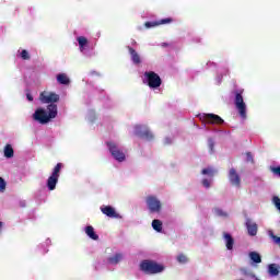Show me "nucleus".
Segmentation results:
<instances>
[{
    "label": "nucleus",
    "instance_id": "obj_1",
    "mask_svg": "<svg viewBox=\"0 0 280 280\" xmlns=\"http://www.w3.org/2000/svg\"><path fill=\"white\" fill-rule=\"evenodd\" d=\"M39 100L43 104H49L47 108L39 107L33 114V119L37 121V124H49L51 119H56L58 117V105L56 102H59L60 95L54 92H43L39 96Z\"/></svg>",
    "mask_w": 280,
    "mask_h": 280
},
{
    "label": "nucleus",
    "instance_id": "obj_2",
    "mask_svg": "<svg viewBox=\"0 0 280 280\" xmlns=\"http://www.w3.org/2000/svg\"><path fill=\"white\" fill-rule=\"evenodd\" d=\"M232 100L241 119H246L248 113V105L244 102V89L235 88L232 91Z\"/></svg>",
    "mask_w": 280,
    "mask_h": 280
},
{
    "label": "nucleus",
    "instance_id": "obj_3",
    "mask_svg": "<svg viewBox=\"0 0 280 280\" xmlns=\"http://www.w3.org/2000/svg\"><path fill=\"white\" fill-rule=\"evenodd\" d=\"M139 268L144 275H161L165 270V266L150 259L142 260Z\"/></svg>",
    "mask_w": 280,
    "mask_h": 280
},
{
    "label": "nucleus",
    "instance_id": "obj_4",
    "mask_svg": "<svg viewBox=\"0 0 280 280\" xmlns=\"http://www.w3.org/2000/svg\"><path fill=\"white\" fill-rule=\"evenodd\" d=\"M106 145L115 161L118 163H124V161H126V151L124 150V147L119 144V142L108 141Z\"/></svg>",
    "mask_w": 280,
    "mask_h": 280
},
{
    "label": "nucleus",
    "instance_id": "obj_5",
    "mask_svg": "<svg viewBox=\"0 0 280 280\" xmlns=\"http://www.w3.org/2000/svg\"><path fill=\"white\" fill-rule=\"evenodd\" d=\"M77 40V47H79L80 54L82 56H85V58H91L93 56V50H91V42H89V38L83 35H79L75 37Z\"/></svg>",
    "mask_w": 280,
    "mask_h": 280
},
{
    "label": "nucleus",
    "instance_id": "obj_6",
    "mask_svg": "<svg viewBox=\"0 0 280 280\" xmlns=\"http://www.w3.org/2000/svg\"><path fill=\"white\" fill-rule=\"evenodd\" d=\"M143 83L147 84L150 89H159L163 81L161 77L154 71H145L143 77Z\"/></svg>",
    "mask_w": 280,
    "mask_h": 280
},
{
    "label": "nucleus",
    "instance_id": "obj_7",
    "mask_svg": "<svg viewBox=\"0 0 280 280\" xmlns=\"http://www.w3.org/2000/svg\"><path fill=\"white\" fill-rule=\"evenodd\" d=\"M60 170H62V163H58L54 167L51 175L48 177L46 187L49 191H54L56 189V186L58 185V178H60Z\"/></svg>",
    "mask_w": 280,
    "mask_h": 280
},
{
    "label": "nucleus",
    "instance_id": "obj_8",
    "mask_svg": "<svg viewBox=\"0 0 280 280\" xmlns=\"http://www.w3.org/2000/svg\"><path fill=\"white\" fill-rule=\"evenodd\" d=\"M133 135L140 137V139H144V141H152L154 139V133L145 125H136L133 127Z\"/></svg>",
    "mask_w": 280,
    "mask_h": 280
},
{
    "label": "nucleus",
    "instance_id": "obj_9",
    "mask_svg": "<svg viewBox=\"0 0 280 280\" xmlns=\"http://www.w3.org/2000/svg\"><path fill=\"white\" fill-rule=\"evenodd\" d=\"M147 209H149V213H159L161 209H163V205L161 203V199L156 196H149L145 199Z\"/></svg>",
    "mask_w": 280,
    "mask_h": 280
},
{
    "label": "nucleus",
    "instance_id": "obj_10",
    "mask_svg": "<svg viewBox=\"0 0 280 280\" xmlns=\"http://www.w3.org/2000/svg\"><path fill=\"white\" fill-rule=\"evenodd\" d=\"M201 174L203 176H208V177H203L201 179V185L205 189H211L212 185H213V176L215 174V171L213 170V167H207L203 168L201 171Z\"/></svg>",
    "mask_w": 280,
    "mask_h": 280
},
{
    "label": "nucleus",
    "instance_id": "obj_11",
    "mask_svg": "<svg viewBox=\"0 0 280 280\" xmlns=\"http://www.w3.org/2000/svg\"><path fill=\"white\" fill-rule=\"evenodd\" d=\"M228 178L232 187H236V189L242 187V177H240V174L235 168H230Z\"/></svg>",
    "mask_w": 280,
    "mask_h": 280
},
{
    "label": "nucleus",
    "instance_id": "obj_12",
    "mask_svg": "<svg viewBox=\"0 0 280 280\" xmlns=\"http://www.w3.org/2000/svg\"><path fill=\"white\" fill-rule=\"evenodd\" d=\"M198 117L206 124H224V119L215 114H199Z\"/></svg>",
    "mask_w": 280,
    "mask_h": 280
},
{
    "label": "nucleus",
    "instance_id": "obj_13",
    "mask_svg": "<svg viewBox=\"0 0 280 280\" xmlns=\"http://www.w3.org/2000/svg\"><path fill=\"white\" fill-rule=\"evenodd\" d=\"M124 260V254L122 253H115L110 256H108L104 261L107 268H110L113 266H117V264H120Z\"/></svg>",
    "mask_w": 280,
    "mask_h": 280
},
{
    "label": "nucleus",
    "instance_id": "obj_14",
    "mask_svg": "<svg viewBox=\"0 0 280 280\" xmlns=\"http://www.w3.org/2000/svg\"><path fill=\"white\" fill-rule=\"evenodd\" d=\"M127 49L129 51L131 62L133 65H141V55H139V52L135 50V48H132L131 46H128Z\"/></svg>",
    "mask_w": 280,
    "mask_h": 280
},
{
    "label": "nucleus",
    "instance_id": "obj_15",
    "mask_svg": "<svg viewBox=\"0 0 280 280\" xmlns=\"http://www.w3.org/2000/svg\"><path fill=\"white\" fill-rule=\"evenodd\" d=\"M101 211L104 215H107V218H119V214L115 211L113 206H102Z\"/></svg>",
    "mask_w": 280,
    "mask_h": 280
},
{
    "label": "nucleus",
    "instance_id": "obj_16",
    "mask_svg": "<svg viewBox=\"0 0 280 280\" xmlns=\"http://www.w3.org/2000/svg\"><path fill=\"white\" fill-rule=\"evenodd\" d=\"M245 226L247 229L248 235L255 237L257 235V223L253 222L250 219H246Z\"/></svg>",
    "mask_w": 280,
    "mask_h": 280
},
{
    "label": "nucleus",
    "instance_id": "obj_17",
    "mask_svg": "<svg viewBox=\"0 0 280 280\" xmlns=\"http://www.w3.org/2000/svg\"><path fill=\"white\" fill-rule=\"evenodd\" d=\"M83 231L90 240H93L94 242H97V240H100V235L95 233V228H93V225H88L83 228Z\"/></svg>",
    "mask_w": 280,
    "mask_h": 280
},
{
    "label": "nucleus",
    "instance_id": "obj_18",
    "mask_svg": "<svg viewBox=\"0 0 280 280\" xmlns=\"http://www.w3.org/2000/svg\"><path fill=\"white\" fill-rule=\"evenodd\" d=\"M172 21L173 20L171 18H165L158 22H145L144 26L147 27V30H150V27H156L158 25H167L172 23Z\"/></svg>",
    "mask_w": 280,
    "mask_h": 280
},
{
    "label": "nucleus",
    "instance_id": "obj_19",
    "mask_svg": "<svg viewBox=\"0 0 280 280\" xmlns=\"http://www.w3.org/2000/svg\"><path fill=\"white\" fill-rule=\"evenodd\" d=\"M223 240L228 250H233V246H235V240L230 233H223Z\"/></svg>",
    "mask_w": 280,
    "mask_h": 280
},
{
    "label": "nucleus",
    "instance_id": "obj_20",
    "mask_svg": "<svg viewBox=\"0 0 280 280\" xmlns=\"http://www.w3.org/2000/svg\"><path fill=\"white\" fill-rule=\"evenodd\" d=\"M269 277H279L280 266L278 264H270L267 267Z\"/></svg>",
    "mask_w": 280,
    "mask_h": 280
},
{
    "label": "nucleus",
    "instance_id": "obj_21",
    "mask_svg": "<svg viewBox=\"0 0 280 280\" xmlns=\"http://www.w3.org/2000/svg\"><path fill=\"white\" fill-rule=\"evenodd\" d=\"M51 246V238H47L44 243L38 245V250L42 255L49 253V247Z\"/></svg>",
    "mask_w": 280,
    "mask_h": 280
},
{
    "label": "nucleus",
    "instance_id": "obj_22",
    "mask_svg": "<svg viewBox=\"0 0 280 280\" xmlns=\"http://www.w3.org/2000/svg\"><path fill=\"white\" fill-rule=\"evenodd\" d=\"M16 56L19 58H21V60H31L32 59V55H30V51L27 49H23V48H20L18 50Z\"/></svg>",
    "mask_w": 280,
    "mask_h": 280
},
{
    "label": "nucleus",
    "instance_id": "obj_23",
    "mask_svg": "<svg viewBox=\"0 0 280 280\" xmlns=\"http://www.w3.org/2000/svg\"><path fill=\"white\" fill-rule=\"evenodd\" d=\"M3 154L5 159H13L14 158V149L12 144H7L3 149Z\"/></svg>",
    "mask_w": 280,
    "mask_h": 280
},
{
    "label": "nucleus",
    "instance_id": "obj_24",
    "mask_svg": "<svg viewBox=\"0 0 280 280\" xmlns=\"http://www.w3.org/2000/svg\"><path fill=\"white\" fill-rule=\"evenodd\" d=\"M57 82L59 84L67 85V84H69L71 82V80L69 79L67 73H59V74H57Z\"/></svg>",
    "mask_w": 280,
    "mask_h": 280
},
{
    "label": "nucleus",
    "instance_id": "obj_25",
    "mask_svg": "<svg viewBox=\"0 0 280 280\" xmlns=\"http://www.w3.org/2000/svg\"><path fill=\"white\" fill-rule=\"evenodd\" d=\"M151 226L156 233H161L163 231V222L159 219L152 221Z\"/></svg>",
    "mask_w": 280,
    "mask_h": 280
},
{
    "label": "nucleus",
    "instance_id": "obj_26",
    "mask_svg": "<svg viewBox=\"0 0 280 280\" xmlns=\"http://www.w3.org/2000/svg\"><path fill=\"white\" fill-rule=\"evenodd\" d=\"M249 259L253 261V264H261V255L257 252H250L248 254Z\"/></svg>",
    "mask_w": 280,
    "mask_h": 280
},
{
    "label": "nucleus",
    "instance_id": "obj_27",
    "mask_svg": "<svg viewBox=\"0 0 280 280\" xmlns=\"http://www.w3.org/2000/svg\"><path fill=\"white\" fill-rule=\"evenodd\" d=\"M85 119L90 124H95V120L97 119V116L95 115V110H93V109L88 110Z\"/></svg>",
    "mask_w": 280,
    "mask_h": 280
},
{
    "label": "nucleus",
    "instance_id": "obj_28",
    "mask_svg": "<svg viewBox=\"0 0 280 280\" xmlns=\"http://www.w3.org/2000/svg\"><path fill=\"white\" fill-rule=\"evenodd\" d=\"M212 212L217 218H229V213L224 211L222 208H214L212 209Z\"/></svg>",
    "mask_w": 280,
    "mask_h": 280
},
{
    "label": "nucleus",
    "instance_id": "obj_29",
    "mask_svg": "<svg viewBox=\"0 0 280 280\" xmlns=\"http://www.w3.org/2000/svg\"><path fill=\"white\" fill-rule=\"evenodd\" d=\"M208 148H209V152L210 154H213L215 152V141L213 140V138H209L208 139Z\"/></svg>",
    "mask_w": 280,
    "mask_h": 280
},
{
    "label": "nucleus",
    "instance_id": "obj_30",
    "mask_svg": "<svg viewBox=\"0 0 280 280\" xmlns=\"http://www.w3.org/2000/svg\"><path fill=\"white\" fill-rule=\"evenodd\" d=\"M267 235L271 237L275 244H278L280 246V237L275 235V232H272V230H268Z\"/></svg>",
    "mask_w": 280,
    "mask_h": 280
},
{
    "label": "nucleus",
    "instance_id": "obj_31",
    "mask_svg": "<svg viewBox=\"0 0 280 280\" xmlns=\"http://www.w3.org/2000/svg\"><path fill=\"white\" fill-rule=\"evenodd\" d=\"M241 272L242 275H244V277H249V279H253V277H255V272L247 268L241 269Z\"/></svg>",
    "mask_w": 280,
    "mask_h": 280
},
{
    "label": "nucleus",
    "instance_id": "obj_32",
    "mask_svg": "<svg viewBox=\"0 0 280 280\" xmlns=\"http://www.w3.org/2000/svg\"><path fill=\"white\" fill-rule=\"evenodd\" d=\"M176 260L178 264H187V256L185 254H178Z\"/></svg>",
    "mask_w": 280,
    "mask_h": 280
},
{
    "label": "nucleus",
    "instance_id": "obj_33",
    "mask_svg": "<svg viewBox=\"0 0 280 280\" xmlns=\"http://www.w3.org/2000/svg\"><path fill=\"white\" fill-rule=\"evenodd\" d=\"M270 172L273 173V176H278V178H280V166H270Z\"/></svg>",
    "mask_w": 280,
    "mask_h": 280
},
{
    "label": "nucleus",
    "instance_id": "obj_34",
    "mask_svg": "<svg viewBox=\"0 0 280 280\" xmlns=\"http://www.w3.org/2000/svg\"><path fill=\"white\" fill-rule=\"evenodd\" d=\"M172 143H174V138H172V137H166V138L164 139V144H165V145H172Z\"/></svg>",
    "mask_w": 280,
    "mask_h": 280
},
{
    "label": "nucleus",
    "instance_id": "obj_35",
    "mask_svg": "<svg viewBox=\"0 0 280 280\" xmlns=\"http://www.w3.org/2000/svg\"><path fill=\"white\" fill-rule=\"evenodd\" d=\"M0 191H5V179H3L2 177H0Z\"/></svg>",
    "mask_w": 280,
    "mask_h": 280
},
{
    "label": "nucleus",
    "instance_id": "obj_36",
    "mask_svg": "<svg viewBox=\"0 0 280 280\" xmlns=\"http://www.w3.org/2000/svg\"><path fill=\"white\" fill-rule=\"evenodd\" d=\"M246 161L247 163H254L253 153L250 152L246 153Z\"/></svg>",
    "mask_w": 280,
    "mask_h": 280
},
{
    "label": "nucleus",
    "instance_id": "obj_37",
    "mask_svg": "<svg viewBox=\"0 0 280 280\" xmlns=\"http://www.w3.org/2000/svg\"><path fill=\"white\" fill-rule=\"evenodd\" d=\"M215 83L217 84H222V74H217Z\"/></svg>",
    "mask_w": 280,
    "mask_h": 280
},
{
    "label": "nucleus",
    "instance_id": "obj_38",
    "mask_svg": "<svg viewBox=\"0 0 280 280\" xmlns=\"http://www.w3.org/2000/svg\"><path fill=\"white\" fill-rule=\"evenodd\" d=\"M26 100H28V102H34V97L30 93L26 94Z\"/></svg>",
    "mask_w": 280,
    "mask_h": 280
},
{
    "label": "nucleus",
    "instance_id": "obj_39",
    "mask_svg": "<svg viewBox=\"0 0 280 280\" xmlns=\"http://www.w3.org/2000/svg\"><path fill=\"white\" fill-rule=\"evenodd\" d=\"M207 66H208V67H217L215 62H211V61H209V62L207 63Z\"/></svg>",
    "mask_w": 280,
    "mask_h": 280
},
{
    "label": "nucleus",
    "instance_id": "obj_40",
    "mask_svg": "<svg viewBox=\"0 0 280 280\" xmlns=\"http://www.w3.org/2000/svg\"><path fill=\"white\" fill-rule=\"evenodd\" d=\"M220 132H222V135H231V131H226V130H221Z\"/></svg>",
    "mask_w": 280,
    "mask_h": 280
},
{
    "label": "nucleus",
    "instance_id": "obj_41",
    "mask_svg": "<svg viewBox=\"0 0 280 280\" xmlns=\"http://www.w3.org/2000/svg\"><path fill=\"white\" fill-rule=\"evenodd\" d=\"M194 43H200V37H195Z\"/></svg>",
    "mask_w": 280,
    "mask_h": 280
},
{
    "label": "nucleus",
    "instance_id": "obj_42",
    "mask_svg": "<svg viewBox=\"0 0 280 280\" xmlns=\"http://www.w3.org/2000/svg\"><path fill=\"white\" fill-rule=\"evenodd\" d=\"M3 231V222L0 221V233Z\"/></svg>",
    "mask_w": 280,
    "mask_h": 280
},
{
    "label": "nucleus",
    "instance_id": "obj_43",
    "mask_svg": "<svg viewBox=\"0 0 280 280\" xmlns=\"http://www.w3.org/2000/svg\"><path fill=\"white\" fill-rule=\"evenodd\" d=\"M20 207H25V201H21Z\"/></svg>",
    "mask_w": 280,
    "mask_h": 280
},
{
    "label": "nucleus",
    "instance_id": "obj_44",
    "mask_svg": "<svg viewBox=\"0 0 280 280\" xmlns=\"http://www.w3.org/2000/svg\"><path fill=\"white\" fill-rule=\"evenodd\" d=\"M254 280H260L256 275H254V277L252 278Z\"/></svg>",
    "mask_w": 280,
    "mask_h": 280
},
{
    "label": "nucleus",
    "instance_id": "obj_45",
    "mask_svg": "<svg viewBox=\"0 0 280 280\" xmlns=\"http://www.w3.org/2000/svg\"><path fill=\"white\" fill-rule=\"evenodd\" d=\"M162 47H167V44L166 43L162 44Z\"/></svg>",
    "mask_w": 280,
    "mask_h": 280
},
{
    "label": "nucleus",
    "instance_id": "obj_46",
    "mask_svg": "<svg viewBox=\"0 0 280 280\" xmlns=\"http://www.w3.org/2000/svg\"><path fill=\"white\" fill-rule=\"evenodd\" d=\"M132 45H137V42H136V40H133V42H132Z\"/></svg>",
    "mask_w": 280,
    "mask_h": 280
},
{
    "label": "nucleus",
    "instance_id": "obj_47",
    "mask_svg": "<svg viewBox=\"0 0 280 280\" xmlns=\"http://www.w3.org/2000/svg\"><path fill=\"white\" fill-rule=\"evenodd\" d=\"M225 72L229 73V68L225 69Z\"/></svg>",
    "mask_w": 280,
    "mask_h": 280
},
{
    "label": "nucleus",
    "instance_id": "obj_48",
    "mask_svg": "<svg viewBox=\"0 0 280 280\" xmlns=\"http://www.w3.org/2000/svg\"><path fill=\"white\" fill-rule=\"evenodd\" d=\"M100 93H102V90H98Z\"/></svg>",
    "mask_w": 280,
    "mask_h": 280
}]
</instances>
